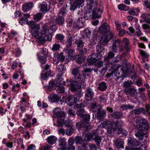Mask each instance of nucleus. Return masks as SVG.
<instances>
[{
	"label": "nucleus",
	"mask_w": 150,
	"mask_h": 150,
	"mask_svg": "<svg viewBox=\"0 0 150 150\" xmlns=\"http://www.w3.org/2000/svg\"><path fill=\"white\" fill-rule=\"evenodd\" d=\"M83 13L82 11H79L75 16L76 20L73 23V26L76 28L79 29L83 27L84 23L82 21Z\"/></svg>",
	"instance_id": "2"
},
{
	"label": "nucleus",
	"mask_w": 150,
	"mask_h": 150,
	"mask_svg": "<svg viewBox=\"0 0 150 150\" xmlns=\"http://www.w3.org/2000/svg\"><path fill=\"white\" fill-rule=\"evenodd\" d=\"M85 66H86V64L83 65L84 68H85L84 70L82 71L81 73L77 75H76L74 77L75 81L79 84L84 83L86 73L87 72H90L92 70V69L90 68L86 69V68L85 67Z\"/></svg>",
	"instance_id": "1"
},
{
	"label": "nucleus",
	"mask_w": 150,
	"mask_h": 150,
	"mask_svg": "<svg viewBox=\"0 0 150 150\" xmlns=\"http://www.w3.org/2000/svg\"><path fill=\"white\" fill-rule=\"evenodd\" d=\"M64 87L60 85L57 86L55 88L57 93H64Z\"/></svg>",
	"instance_id": "45"
},
{
	"label": "nucleus",
	"mask_w": 150,
	"mask_h": 150,
	"mask_svg": "<svg viewBox=\"0 0 150 150\" xmlns=\"http://www.w3.org/2000/svg\"><path fill=\"white\" fill-rule=\"evenodd\" d=\"M20 23L23 25L25 23L28 24L29 25L30 21L28 22V19L25 18H22L19 21Z\"/></svg>",
	"instance_id": "46"
},
{
	"label": "nucleus",
	"mask_w": 150,
	"mask_h": 150,
	"mask_svg": "<svg viewBox=\"0 0 150 150\" xmlns=\"http://www.w3.org/2000/svg\"><path fill=\"white\" fill-rule=\"evenodd\" d=\"M78 94H79V96L78 98H79L81 96V95L77 93L74 95L68 97L65 100L67 105L69 106H71L74 105L76 103V100L78 99L77 96H76Z\"/></svg>",
	"instance_id": "9"
},
{
	"label": "nucleus",
	"mask_w": 150,
	"mask_h": 150,
	"mask_svg": "<svg viewBox=\"0 0 150 150\" xmlns=\"http://www.w3.org/2000/svg\"><path fill=\"white\" fill-rule=\"evenodd\" d=\"M57 83H56L55 80H51L49 83V85L48 86V89L51 90V88L54 86H57Z\"/></svg>",
	"instance_id": "48"
},
{
	"label": "nucleus",
	"mask_w": 150,
	"mask_h": 150,
	"mask_svg": "<svg viewBox=\"0 0 150 150\" xmlns=\"http://www.w3.org/2000/svg\"><path fill=\"white\" fill-rule=\"evenodd\" d=\"M68 56L70 59H74L75 57V53L74 49H67Z\"/></svg>",
	"instance_id": "33"
},
{
	"label": "nucleus",
	"mask_w": 150,
	"mask_h": 150,
	"mask_svg": "<svg viewBox=\"0 0 150 150\" xmlns=\"http://www.w3.org/2000/svg\"><path fill=\"white\" fill-rule=\"evenodd\" d=\"M93 5V7H90L91 10H92V17L94 18H98L100 17L101 13L103 12V7L102 6H99L98 8L97 4Z\"/></svg>",
	"instance_id": "3"
},
{
	"label": "nucleus",
	"mask_w": 150,
	"mask_h": 150,
	"mask_svg": "<svg viewBox=\"0 0 150 150\" xmlns=\"http://www.w3.org/2000/svg\"><path fill=\"white\" fill-rule=\"evenodd\" d=\"M91 31L89 29H87L84 30V35L87 37L89 38L91 35Z\"/></svg>",
	"instance_id": "62"
},
{
	"label": "nucleus",
	"mask_w": 150,
	"mask_h": 150,
	"mask_svg": "<svg viewBox=\"0 0 150 150\" xmlns=\"http://www.w3.org/2000/svg\"><path fill=\"white\" fill-rule=\"evenodd\" d=\"M55 81L57 86L60 85V84L64 85L65 83V82L63 81L62 76L59 74L57 75V78Z\"/></svg>",
	"instance_id": "32"
},
{
	"label": "nucleus",
	"mask_w": 150,
	"mask_h": 150,
	"mask_svg": "<svg viewBox=\"0 0 150 150\" xmlns=\"http://www.w3.org/2000/svg\"><path fill=\"white\" fill-rule=\"evenodd\" d=\"M98 85V88L99 90L102 91L105 90L107 88L106 83L104 82L99 83Z\"/></svg>",
	"instance_id": "38"
},
{
	"label": "nucleus",
	"mask_w": 150,
	"mask_h": 150,
	"mask_svg": "<svg viewBox=\"0 0 150 150\" xmlns=\"http://www.w3.org/2000/svg\"><path fill=\"white\" fill-rule=\"evenodd\" d=\"M74 141L76 144L78 146L79 150H87V147L83 141L81 137L77 136L75 137Z\"/></svg>",
	"instance_id": "5"
},
{
	"label": "nucleus",
	"mask_w": 150,
	"mask_h": 150,
	"mask_svg": "<svg viewBox=\"0 0 150 150\" xmlns=\"http://www.w3.org/2000/svg\"><path fill=\"white\" fill-rule=\"evenodd\" d=\"M78 6V1H75L71 4L70 9L71 10L74 11L77 7Z\"/></svg>",
	"instance_id": "58"
},
{
	"label": "nucleus",
	"mask_w": 150,
	"mask_h": 150,
	"mask_svg": "<svg viewBox=\"0 0 150 150\" xmlns=\"http://www.w3.org/2000/svg\"><path fill=\"white\" fill-rule=\"evenodd\" d=\"M86 1L87 4L90 7H93V5L97 4L96 1L93 2V0H86Z\"/></svg>",
	"instance_id": "56"
},
{
	"label": "nucleus",
	"mask_w": 150,
	"mask_h": 150,
	"mask_svg": "<svg viewBox=\"0 0 150 150\" xmlns=\"http://www.w3.org/2000/svg\"><path fill=\"white\" fill-rule=\"evenodd\" d=\"M49 29L46 24L43 25L42 28L41 33L42 35H45L49 33Z\"/></svg>",
	"instance_id": "35"
},
{
	"label": "nucleus",
	"mask_w": 150,
	"mask_h": 150,
	"mask_svg": "<svg viewBox=\"0 0 150 150\" xmlns=\"http://www.w3.org/2000/svg\"><path fill=\"white\" fill-rule=\"evenodd\" d=\"M106 110H104L102 111H101V110H99L96 113V116L98 119L99 120L103 119L106 116Z\"/></svg>",
	"instance_id": "28"
},
{
	"label": "nucleus",
	"mask_w": 150,
	"mask_h": 150,
	"mask_svg": "<svg viewBox=\"0 0 150 150\" xmlns=\"http://www.w3.org/2000/svg\"><path fill=\"white\" fill-rule=\"evenodd\" d=\"M136 126L138 129L147 130L149 127L147 121L145 118L137 120L136 121Z\"/></svg>",
	"instance_id": "4"
},
{
	"label": "nucleus",
	"mask_w": 150,
	"mask_h": 150,
	"mask_svg": "<svg viewBox=\"0 0 150 150\" xmlns=\"http://www.w3.org/2000/svg\"><path fill=\"white\" fill-rule=\"evenodd\" d=\"M45 36L44 37L46 41H49L51 40L52 38V35L50 33H49L48 34H45Z\"/></svg>",
	"instance_id": "60"
},
{
	"label": "nucleus",
	"mask_w": 150,
	"mask_h": 150,
	"mask_svg": "<svg viewBox=\"0 0 150 150\" xmlns=\"http://www.w3.org/2000/svg\"><path fill=\"white\" fill-rule=\"evenodd\" d=\"M76 127L77 128L79 129H80L83 128V129L86 131H87L92 128V126L89 124L82 122L76 123Z\"/></svg>",
	"instance_id": "11"
},
{
	"label": "nucleus",
	"mask_w": 150,
	"mask_h": 150,
	"mask_svg": "<svg viewBox=\"0 0 150 150\" xmlns=\"http://www.w3.org/2000/svg\"><path fill=\"white\" fill-rule=\"evenodd\" d=\"M59 146L61 149H64L66 147V142L64 138H60L58 140Z\"/></svg>",
	"instance_id": "29"
},
{
	"label": "nucleus",
	"mask_w": 150,
	"mask_h": 150,
	"mask_svg": "<svg viewBox=\"0 0 150 150\" xmlns=\"http://www.w3.org/2000/svg\"><path fill=\"white\" fill-rule=\"evenodd\" d=\"M113 125L117 127V132H116V134L119 135L120 134H122L125 136H126L128 134L127 131L121 127L122 125L119 122L118 120L115 121L113 123Z\"/></svg>",
	"instance_id": "8"
},
{
	"label": "nucleus",
	"mask_w": 150,
	"mask_h": 150,
	"mask_svg": "<svg viewBox=\"0 0 150 150\" xmlns=\"http://www.w3.org/2000/svg\"><path fill=\"white\" fill-rule=\"evenodd\" d=\"M57 124L56 126L57 127L62 126L65 124L64 120L60 118L57 120Z\"/></svg>",
	"instance_id": "50"
},
{
	"label": "nucleus",
	"mask_w": 150,
	"mask_h": 150,
	"mask_svg": "<svg viewBox=\"0 0 150 150\" xmlns=\"http://www.w3.org/2000/svg\"><path fill=\"white\" fill-rule=\"evenodd\" d=\"M121 108L124 109H133L134 107V106L131 105L129 104L123 105L121 107Z\"/></svg>",
	"instance_id": "59"
},
{
	"label": "nucleus",
	"mask_w": 150,
	"mask_h": 150,
	"mask_svg": "<svg viewBox=\"0 0 150 150\" xmlns=\"http://www.w3.org/2000/svg\"><path fill=\"white\" fill-rule=\"evenodd\" d=\"M133 111L134 113L136 115H139L141 113H143V114H146L145 110L143 108L134 110Z\"/></svg>",
	"instance_id": "40"
},
{
	"label": "nucleus",
	"mask_w": 150,
	"mask_h": 150,
	"mask_svg": "<svg viewBox=\"0 0 150 150\" xmlns=\"http://www.w3.org/2000/svg\"><path fill=\"white\" fill-rule=\"evenodd\" d=\"M143 28L145 30H147L148 32H150V26L146 24H143L142 25Z\"/></svg>",
	"instance_id": "64"
},
{
	"label": "nucleus",
	"mask_w": 150,
	"mask_h": 150,
	"mask_svg": "<svg viewBox=\"0 0 150 150\" xmlns=\"http://www.w3.org/2000/svg\"><path fill=\"white\" fill-rule=\"evenodd\" d=\"M125 91L127 95L130 96L132 98H136L137 95L136 89L134 88H125Z\"/></svg>",
	"instance_id": "12"
},
{
	"label": "nucleus",
	"mask_w": 150,
	"mask_h": 150,
	"mask_svg": "<svg viewBox=\"0 0 150 150\" xmlns=\"http://www.w3.org/2000/svg\"><path fill=\"white\" fill-rule=\"evenodd\" d=\"M128 144L129 146L134 147L139 146V143L136 140L129 138L128 139Z\"/></svg>",
	"instance_id": "22"
},
{
	"label": "nucleus",
	"mask_w": 150,
	"mask_h": 150,
	"mask_svg": "<svg viewBox=\"0 0 150 150\" xmlns=\"http://www.w3.org/2000/svg\"><path fill=\"white\" fill-rule=\"evenodd\" d=\"M144 130L138 129L135 132V135L138 138L139 140L142 141L143 139L144 135V133L143 132Z\"/></svg>",
	"instance_id": "26"
},
{
	"label": "nucleus",
	"mask_w": 150,
	"mask_h": 150,
	"mask_svg": "<svg viewBox=\"0 0 150 150\" xmlns=\"http://www.w3.org/2000/svg\"><path fill=\"white\" fill-rule=\"evenodd\" d=\"M72 37L70 34L67 35V38L66 42V44L67 47H69L72 45Z\"/></svg>",
	"instance_id": "39"
},
{
	"label": "nucleus",
	"mask_w": 150,
	"mask_h": 150,
	"mask_svg": "<svg viewBox=\"0 0 150 150\" xmlns=\"http://www.w3.org/2000/svg\"><path fill=\"white\" fill-rule=\"evenodd\" d=\"M75 43L77 45L78 50H80V49L84 45V43L81 39L76 40Z\"/></svg>",
	"instance_id": "41"
},
{
	"label": "nucleus",
	"mask_w": 150,
	"mask_h": 150,
	"mask_svg": "<svg viewBox=\"0 0 150 150\" xmlns=\"http://www.w3.org/2000/svg\"><path fill=\"white\" fill-rule=\"evenodd\" d=\"M79 67H77L76 68L72 70V74L74 76V77H75L76 75H77L81 73V72H79Z\"/></svg>",
	"instance_id": "54"
},
{
	"label": "nucleus",
	"mask_w": 150,
	"mask_h": 150,
	"mask_svg": "<svg viewBox=\"0 0 150 150\" xmlns=\"http://www.w3.org/2000/svg\"><path fill=\"white\" fill-rule=\"evenodd\" d=\"M85 93V100L88 101H90L92 100L93 97L94 93L92 89L90 88H87Z\"/></svg>",
	"instance_id": "13"
},
{
	"label": "nucleus",
	"mask_w": 150,
	"mask_h": 150,
	"mask_svg": "<svg viewBox=\"0 0 150 150\" xmlns=\"http://www.w3.org/2000/svg\"><path fill=\"white\" fill-rule=\"evenodd\" d=\"M33 6V3L30 2L25 3L22 6V9L24 12H27L32 9Z\"/></svg>",
	"instance_id": "16"
},
{
	"label": "nucleus",
	"mask_w": 150,
	"mask_h": 150,
	"mask_svg": "<svg viewBox=\"0 0 150 150\" xmlns=\"http://www.w3.org/2000/svg\"><path fill=\"white\" fill-rule=\"evenodd\" d=\"M110 75L112 76L113 79L116 81L120 77V73L118 72L117 70L112 71Z\"/></svg>",
	"instance_id": "37"
},
{
	"label": "nucleus",
	"mask_w": 150,
	"mask_h": 150,
	"mask_svg": "<svg viewBox=\"0 0 150 150\" xmlns=\"http://www.w3.org/2000/svg\"><path fill=\"white\" fill-rule=\"evenodd\" d=\"M47 56H41L39 58V61L42 64H44L45 63L46 61V57Z\"/></svg>",
	"instance_id": "63"
},
{
	"label": "nucleus",
	"mask_w": 150,
	"mask_h": 150,
	"mask_svg": "<svg viewBox=\"0 0 150 150\" xmlns=\"http://www.w3.org/2000/svg\"><path fill=\"white\" fill-rule=\"evenodd\" d=\"M75 106L78 108H81L84 106V104L83 103V102L78 101H77L75 103Z\"/></svg>",
	"instance_id": "55"
},
{
	"label": "nucleus",
	"mask_w": 150,
	"mask_h": 150,
	"mask_svg": "<svg viewBox=\"0 0 150 150\" xmlns=\"http://www.w3.org/2000/svg\"><path fill=\"white\" fill-rule=\"evenodd\" d=\"M64 59L65 57L63 55V53H61L54 56L53 60L54 62H56V63H55L54 64H57L59 62H63Z\"/></svg>",
	"instance_id": "18"
},
{
	"label": "nucleus",
	"mask_w": 150,
	"mask_h": 150,
	"mask_svg": "<svg viewBox=\"0 0 150 150\" xmlns=\"http://www.w3.org/2000/svg\"><path fill=\"white\" fill-rule=\"evenodd\" d=\"M56 21L57 23L59 25H62L64 22V18L62 16H59L56 18Z\"/></svg>",
	"instance_id": "42"
},
{
	"label": "nucleus",
	"mask_w": 150,
	"mask_h": 150,
	"mask_svg": "<svg viewBox=\"0 0 150 150\" xmlns=\"http://www.w3.org/2000/svg\"><path fill=\"white\" fill-rule=\"evenodd\" d=\"M115 54L112 52H109L107 56L105 57L104 59L105 60H108L109 59L113 58L115 56Z\"/></svg>",
	"instance_id": "52"
},
{
	"label": "nucleus",
	"mask_w": 150,
	"mask_h": 150,
	"mask_svg": "<svg viewBox=\"0 0 150 150\" xmlns=\"http://www.w3.org/2000/svg\"><path fill=\"white\" fill-rule=\"evenodd\" d=\"M64 38V36L63 35L61 34H57L55 36L56 39L60 42H61L62 41Z\"/></svg>",
	"instance_id": "53"
},
{
	"label": "nucleus",
	"mask_w": 150,
	"mask_h": 150,
	"mask_svg": "<svg viewBox=\"0 0 150 150\" xmlns=\"http://www.w3.org/2000/svg\"><path fill=\"white\" fill-rule=\"evenodd\" d=\"M84 112V110L83 109H79L76 112V114L77 115L81 117H82L83 115V113Z\"/></svg>",
	"instance_id": "57"
},
{
	"label": "nucleus",
	"mask_w": 150,
	"mask_h": 150,
	"mask_svg": "<svg viewBox=\"0 0 150 150\" xmlns=\"http://www.w3.org/2000/svg\"><path fill=\"white\" fill-rule=\"evenodd\" d=\"M115 122H113L112 123L111 121L109 120H106L103 122L102 123V127L104 128H108L111 127L112 126V124L113 125V123Z\"/></svg>",
	"instance_id": "34"
},
{
	"label": "nucleus",
	"mask_w": 150,
	"mask_h": 150,
	"mask_svg": "<svg viewBox=\"0 0 150 150\" xmlns=\"http://www.w3.org/2000/svg\"><path fill=\"white\" fill-rule=\"evenodd\" d=\"M118 8L121 10L126 11L129 9V7L123 4H120L118 6Z\"/></svg>",
	"instance_id": "51"
},
{
	"label": "nucleus",
	"mask_w": 150,
	"mask_h": 150,
	"mask_svg": "<svg viewBox=\"0 0 150 150\" xmlns=\"http://www.w3.org/2000/svg\"><path fill=\"white\" fill-rule=\"evenodd\" d=\"M29 25L31 28L30 31H38L40 30V24H36L34 21H30Z\"/></svg>",
	"instance_id": "15"
},
{
	"label": "nucleus",
	"mask_w": 150,
	"mask_h": 150,
	"mask_svg": "<svg viewBox=\"0 0 150 150\" xmlns=\"http://www.w3.org/2000/svg\"><path fill=\"white\" fill-rule=\"evenodd\" d=\"M102 35L100 38V42L101 44L104 45L106 44L115 35L112 32H110L108 34Z\"/></svg>",
	"instance_id": "6"
},
{
	"label": "nucleus",
	"mask_w": 150,
	"mask_h": 150,
	"mask_svg": "<svg viewBox=\"0 0 150 150\" xmlns=\"http://www.w3.org/2000/svg\"><path fill=\"white\" fill-rule=\"evenodd\" d=\"M114 144L117 148H124L123 144L124 141L122 139L120 138L117 139L114 142Z\"/></svg>",
	"instance_id": "21"
},
{
	"label": "nucleus",
	"mask_w": 150,
	"mask_h": 150,
	"mask_svg": "<svg viewBox=\"0 0 150 150\" xmlns=\"http://www.w3.org/2000/svg\"><path fill=\"white\" fill-rule=\"evenodd\" d=\"M39 7L40 8V11L42 12L43 13H46L49 10L48 8L47 4L45 2L40 3Z\"/></svg>",
	"instance_id": "19"
},
{
	"label": "nucleus",
	"mask_w": 150,
	"mask_h": 150,
	"mask_svg": "<svg viewBox=\"0 0 150 150\" xmlns=\"http://www.w3.org/2000/svg\"><path fill=\"white\" fill-rule=\"evenodd\" d=\"M99 100L100 103H105L106 102L107 98L104 95H102L99 97Z\"/></svg>",
	"instance_id": "49"
},
{
	"label": "nucleus",
	"mask_w": 150,
	"mask_h": 150,
	"mask_svg": "<svg viewBox=\"0 0 150 150\" xmlns=\"http://www.w3.org/2000/svg\"><path fill=\"white\" fill-rule=\"evenodd\" d=\"M70 88L72 91H75L79 89L81 87V86L75 81L69 84Z\"/></svg>",
	"instance_id": "24"
},
{
	"label": "nucleus",
	"mask_w": 150,
	"mask_h": 150,
	"mask_svg": "<svg viewBox=\"0 0 150 150\" xmlns=\"http://www.w3.org/2000/svg\"><path fill=\"white\" fill-rule=\"evenodd\" d=\"M57 69L58 72L61 73L62 74H63L66 71L64 65L62 64L59 65Z\"/></svg>",
	"instance_id": "43"
},
{
	"label": "nucleus",
	"mask_w": 150,
	"mask_h": 150,
	"mask_svg": "<svg viewBox=\"0 0 150 150\" xmlns=\"http://www.w3.org/2000/svg\"><path fill=\"white\" fill-rule=\"evenodd\" d=\"M42 15L40 13H38L34 15L33 16V19L36 21H38L40 20L42 18Z\"/></svg>",
	"instance_id": "44"
},
{
	"label": "nucleus",
	"mask_w": 150,
	"mask_h": 150,
	"mask_svg": "<svg viewBox=\"0 0 150 150\" xmlns=\"http://www.w3.org/2000/svg\"><path fill=\"white\" fill-rule=\"evenodd\" d=\"M65 116V114L64 112L60 111L57 114H55L54 115V116L56 118H62L64 117Z\"/></svg>",
	"instance_id": "47"
},
{
	"label": "nucleus",
	"mask_w": 150,
	"mask_h": 150,
	"mask_svg": "<svg viewBox=\"0 0 150 150\" xmlns=\"http://www.w3.org/2000/svg\"><path fill=\"white\" fill-rule=\"evenodd\" d=\"M49 66L46 64L45 67L44 69L46 71L44 74L42 75V77L44 80L46 79L47 78L51 75V72L50 69H49Z\"/></svg>",
	"instance_id": "20"
},
{
	"label": "nucleus",
	"mask_w": 150,
	"mask_h": 150,
	"mask_svg": "<svg viewBox=\"0 0 150 150\" xmlns=\"http://www.w3.org/2000/svg\"><path fill=\"white\" fill-rule=\"evenodd\" d=\"M145 91V89L144 88L142 87L139 88L138 89V93L139 94L142 95L143 97L145 98L146 97L145 94L144 93L142 92H143L144 91Z\"/></svg>",
	"instance_id": "61"
},
{
	"label": "nucleus",
	"mask_w": 150,
	"mask_h": 150,
	"mask_svg": "<svg viewBox=\"0 0 150 150\" xmlns=\"http://www.w3.org/2000/svg\"><path fill=\"white\" fill-rule=\"evenodd\" d=\"M48 99L52 102H56L59 100V97L57 95L53 94L48 96Z\"/></svg>",
	"instance_id": "27"
},
{
	"label": "nucleus",
	"mask_w": 150,
	"mask_h": 150,
	"mask_svg": "<svg viewBox=\"0 0 150 150\" xmlns=\"http://www.w3.org/2000/svg\"><path fill=\"white\" fill-rule=\"evenodd\" d=\"M101 108L102 107L100 105H96V103H95L91 104L90 105V110L93 113L96 112L97 113L99 110H101Z\"/></svg>",
	"instance_id": "17"
},
{
	"label": "nucleus",
	"mask_w": 150,
	"mask_h": 150,
	"mask_svg": "<svg viewBox=\"0 0 150 150\" xmlns=\"http://www.w3.org/2000/svg\"><path fill=\"white\" fill-rule=\"evenodd\" d=\"M99 32L102 34H108L110 32V26L106 23H105L99 27Z\"/></svg>",
	"instance_id": "14"
},
{
	"label": "nucleus",
	"mask_w": 150,
	"mask_h": 150,
	"mask_svg": "<svg viewBox=\"0 0 150 150\" xmlns=\"http://www.w3.org/2000/svg\"><path fill=\"white\" fill-rule=\"evenodd\" d=\"M47 142L50 145H53L55 144L57 140V138L53 136L48 137L47 139Z\"/></svg>",
	"instance_id": "31"
},
{
	"label": "nucleus",
	"mask_w": 150,
	"mask_h": 150,
	"mask_svg": "<svg viewBox=\"0 0 150 150\" xmlns=\"http://www.w3.org/2000/svg\"><path fill=\"white\" fill-rule=\"evenodd\" d=\"M117 127L115 126L111 127L108 128L107 129V133L108 135L110 137H112L114 134L115 132L117 131Z\"/></svg>",
	"instance_id": "30"
},
{
	"label": "nucleus",
	"mask_w": 150,
	"mask_h": 150,
	"mask_svg": "<svg viewBox=\"0 0 150 150\" xmlns=\"http://www.w3.org/2000/svg\"><path fill=\"white\" fill-rule=\"evenodd\" d=\"M65 126L67 127V134L68 136H71L75 131L74 127L73 126L69 125L68 124L65 125Z\"/></svg>",
	"instance_id": "25"
},
{
	"label": "nucleus",
	"mask_w": 150,
	"mask_h": 150,
	"mask_svg": "<svg viewBox=\"0 0 150 150\" xmlns=\"http://www.w3.org/2000/svg\"><path fill=\"white\" fill-rule=\"evenodd\" d=\"M120 40L117 39L115 40L113 42L112 45L111 46L112 50L114 52H117V47L120 45Z\"/></svg>",
	"instance_id": "23"
},
{
	"label": "nucleus",
	"mask_w": 150,
	"mask_h": 150,
	"mask_svg": "<svg viewBox=\"0 0 150 150\" xmlns=\"http://www.w3.org/2000/svg\"><path fill=\"white\" fill-rule=\"evenodd\" d=\"M102 56L100 53H96L90 55L88 58V62L90 64H93L96 62Z\"/></svg>",
	"instance_id": "10"
},
{
	"label": "nucleus",
	"mask_w": 150,
	"mask_h": 150,
	"mask_svg": "<svg viewBox=\"0 0 150 150\" xmlns=\"http://www.w3.org/2000/svg\"><path fill=\"white\" fill-rule=\"evenodd\" d=\"M111 116L114 119H119L122 116V113L120 112H115L111 115Z\"/></svg>",
	"instance_id": "36"
},
{
	"label": "nucleus",
	"mask_w": 150,
	"mask_h": 150,
	"mask_svg": "<svg viewBox=\"0 0 150 150\" xmlns=\"http://www.w3.org/2000/svg\"><path fill=\"white\" fill-rule=\"evenodd\" d=\"M88 136L90 137V139H92L95 141L98 147L100 146L102 138L101 137L98 135L96 131H95L93 132L92 133L89 134Z\"/></svg>",
	"instance_id": "7"
}]
</instances>
